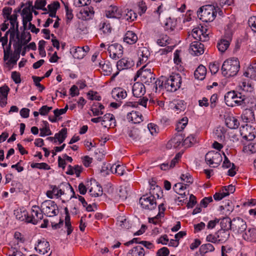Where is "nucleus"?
Instances as JSON below:
<instances>
[{
	"instance_id": "obj_16",
	"label": "nucleus",
	"mask_w": 256,
	"mask_h": 256,
	"mask_svg": "<svg viewBox=\"0 0 256 256\" xmlns=\"http://www.w3.org/2000/svg\"><path fill=\"white\" fill-rule=\"evenodd\" d=\"M242 108L255 109L256 108V98L252 96H244L242 103Z\"/></svg>"
},
{
	"instance_id": "obj_1",
	"label": "nucleus",
	"mask_w": 256,
	"mask_h": 256,
	"mask_svg": "<svg viewBox=\"0 0 256 256\" xmlns=\"http://www.w3.org/2000/svg\"><path fill=\"white\" fill-rule=\"evenodd\" d=\"M240 64L238 58H232L224 61L222 66V74L226 78L236 76L240 70Z\"/></svg>"
},
{
	"instance_id": "obj_11",
	"label": "nucleus",
	"mask_w": 256,
	"mask_h": 256,
	"mask_svg": "<svg viewBox=\"0 0 256 256\" xmlns=\"http://www.w3.org/2000/svg\"><path fill=\"white\" fill-rule=\"evenodd\" d=\"M208 30L203 26L200 28H195L192 30V36L196 40L206 42L209 40Z\"/></svg>"
},
{
	"instance_id": "obj_51",
	"label": "nucleus",
	"mask_w": 256,
	"mask_h": 256,
	"mask_svg": "<svg viewBox=\"0 0 256 256\" xmlns=\"http://www.w3.org/2000/svg\"><path fill=\"white\" fill-rule=\"evenodd\" d=\"M214 250V246L210 243L202 244L200 248V254H205L208 252H212Z\"/></svg>"
},
{
	"instance_id": "obj_20",
	"label": "nucleus",
	"mask_w": 256,
	"mask_h": 256,
	"mask_svg": "<svg viewBox=\"0 0 256 256\" xmlns=\"http://www.w3.org/2000/svg\"><path fill=\"white\" fill-rule=\"evenodd\" d=\"M102 126L106 128H114L116 126V120L112 114H106L102 116Z\"/></svg>"
},
{
	"instance_id": "obj_5",
	"label": "nucleus",
	"mask_w": 256,
	"mask_h": 256,
	"mask_svg": "<svg viewBox=\"0 0 256 256\" xmlns=\"http://www.w3.org/2000/svg\"><path fill=\"white\" fill-rule=\"evenodd\" d=\"M142 71H138L137 74L140 76V80L146 84L150 85L154 83L156 78L153 69L148 68V64L144 66L141 68Z\"/></svg>"
},
{
	"instance_id": "obj_27",
	"label": "nucleus",
	"mask_w": 256,
	"mask_h": 256,
	"mask_svg": "<svg viewBox=\"0 0 256 256\" xmlns=\"http://www.w3.org/2000/svg\"><path fill=\"white\" fill-rule=\"evenodd\" d=\"M188 186V184H184L181 182H178L175 184L173 187L174 191L181 196L182 198H185L186 194V186Z\"/></svg>"
},
{
	"instance_id": "obj_53",
	"label": "nucleus",
	"mask_w": 256,
	"mask_h": 256,
	"mask_svg": "<svg viewBox=\"0 0 256 256\" xmlns=\"http://www.w3.org/2000/svg\"><path fill=\"white\" fill-rule=\"evenodd\" d=\"M239 87L244 91L251 92L253 90L251 82L248 80H244L240 83Z\"/></svg>"
},
{
	"instance_id": "obj_23",
	"label": "nucleus",
	"mask_w": 256,
	"mask_h": 256,
	"mask_svg": "<svg viewBox=\"0 0 256 256\" xmlns=\"http://www.w3.org/2000/svg\"><path fill=\"white\" fill-rule=\"evenodd\" d=\"M126 118L130 122L134 124H139L142 121V116L138 112L132 111L127 114Z\"/></svg>"
},
{
	"instance_id": "obj_30",
	"label": "nucleus",
	"mask_w": 256,
	"mask_h": 256,
	"mask_svg": "<svg viewBox=\"0 0 256 256\" xmlns=\"http://www.w3.org/2000/svg\"><path fill=\"white\" fill-rule=\"evenodd\" d=\"M148 98L146 97H142L140 98L138 102H127L124 104V107L137 108L138 105H141L144 108L146 107Z\"/></svg>"
},
{
	"instance_id": "obj_60",
	"label": "nucleus",
	"mask_w": 256,
	"mask_h": 256,
	"mask_svg": "<svg viewBox=\"0 0 256 256\" xmlns=\"http://www.w3.org/2000/svg\"><path fill=\"white\" fill-rule=\"evenodd\" d=\"M32 78L36 86L39 88V92H42L45 89V87L40 83V82L44 78V77L32 76Z\"/></svg>"
},
{
	"instance_id": "obj_33",
	"label": "nucleus",
	"mask_w": 256,
	"mask_h": 256,
	"mask_svg": "<svg viewBox=\"0 0 256 256\" xmlns=\"http://www.w3.org/2000/svg\"><path fill=\"white\" fill-rule=\"evenodd\" d=\"M242 118L246 122H250L254 120V109L244 108Z\"/></svg>"
},
{
	"instance_id": "obj_8",
	"label": "nucleus",
	"mask_w": 256,
	"mask_h": 256,
	"mask_svg": "<svg viewBox=\"0 0 256 256\" xmlns=\"http://www.w3.org/2000/svg\"><path fill=\"white\" fill-rule=\"evenodd\" d=\"M43 214H44L41 211V206L40 207L36 205L33 206L32 208L30 215L28 214L27 222L34 224H37L43 218Z\"/></svg>"
},
{
	"instance_id": "obj_44",
	"label": "nucleus",
	"mask_w": 256,
	"mask_h": 256,
	"mask_svg": "<svg viewBox=\"0 0 256 256\" xmlns=\"http://www.w3.org/2000/svg\"><path fill=\"white\" fill-rule=\"evenodd\" d=\"M104 106L102 104L96 102L92 104L91 110L94 116L102 115L104 112L102 110L104 109Z\"/></svg>"
},
{
	"instance_id": "obj_39",
	"label": "nucleus",
	"mask_w": 256,
	"mask_h": 256,
	"mask_svg": "<svg viewBox=\"0 0 256 256\" xmlns=\"http://www.w3.org/2000/svg\"><path fill=\"white\" fill-rule=\"evenodd\" d=\"M184 138V136L182 134L177 133L171 138L169 141V143L174 148H177L183 143Z\"/></svg>"
},
{
	"instance_id": "obj_17",
	"label": "nucleus",
	"mask_w": 256,
	"mask_h": 256,
	"mask_svg": "<svg viewBox=\"0 0 256 256\" xmlns=\"http://www.w3.org/2000/svg\"><path fill=\"white\" fill-rule=\"evenodd\" d=\"M35 249L40 254H44L50 250V244L46 239L42 238L38 240V244L36 245Z\"/></svg>"
},
{
	"instance_id": "obj_26",
	"label": "nucleus",
	"mask_w": 256,
	"mask_h": 256,
	"mask_svg": "<svg viewBox=\"0 0 256 256\" xmlns=\"http://www.w3.org/2000/svg\"><path fill=\"white\" fill-rule=\"evenodd\" d=\"M98 66L102 68L104 76H108L111 74L112 68L110 62L108 60L103 59L98 62Z\"/></svg>"
},
{
	"instance_id": "obj_52",
	"label": "nucleus",
	"mask_w": 256,
	"mask_h": 256,
	"mask_svg": "<svg viewBox=\"0 0 256 256\" xmlns=\"http://www.w3.org/2000/svg\"><path fill=\"white\" fill-rule=\"evenodd\" d=\"M196 142V136L194 134H190L187 136L185 139L184 138L182 146L185 147H190Z\"/></svg>"
},
{
	"instance_id": "obj_63",
	"label": "nucleus",
	"mask_w": 256,
	"mask_h": 256,
	"mask_svg": "<svg viewBox=\"0 0 256 256\" xmlns=\"http://www.w3.org/2000/svg\"><path fill=\"white\" fill-rule=\"evenodd\" d=\"M244 96L242 93L235 91L234 100H236V102H235L234 106H242V102Z\"/></svg>"
},
{
	"instance_id": "obj_18",
	"label": "nucleus",
	"mask_w": 256,
	"mask_h": 256,
	"mask_svg": "<svg viewBox=\"0 0 256 256\" xmlns=\"http://www.w3.org/2000/svg\"><path fill=\"white\" fill-rule=\"evenodd\" d=\"M132 94L136 98H142L146 93V88L142 82H136L132 86Z\"/></svg>"
},
{
	"instance_id": "obj_12",
	"label": "nucleus",
	"mask_w": 256,
	"mask_h": 256,
	"mask_svg": "<svg viewBox=\"0 0 256 256\" xmlns=\"http://www.w3.org/2000/svg\"><path fill=\"white\" fill-rule=\"evenodd\" d=\"M232 230L238 234H242L246 230L247 224L241 218L236 217L232 219Z\"/></svg>"
},
{
	"instance_id": "obj_3",
	"label": "nucleus",
	"mask_w": 256,
	"mask_h": 256,
	"mask_svg": "<svg viewBox=\"0 0 256 256\" xmlns=\"http://www.w3.org/2000/svg\"><path fill=\"white\" fill-rule=\"evenodd\" d=\"M182 84L181 76L172 73L168 78L165 77L164 88L168 92H174L180 88Z\"/></svg>"
},
{
	"instance_id": "obj_22",
	"label": "nucleus",
	"mask_w": 256,
	"mask_h": 256,
	"mask_svg": "<svg viewBox=\"0 0 256 256\" xmlns=\"http://www.w3.org/2000/svg\"><path fill=\"white\" fill-rule=\"evenodd\" d=\"M224 160L222 164V168H228L229 170H228V175L230 176H234L236 174V166L235 164L234 163H231L230 160H228V158H227V156L224 154Z\"/></svg>"
},
{
	"instance_id": "obj_58",
	"label": "nucleus",
	"mask_w": 256,
	"mask_h": 256,
	"mask_svg": "<svg viewBox=\"0 0 256 256\" xmlns=\"http://www.w3.org/2000/svg\"><path fill=\"white\" fill-rule=\"evenodd\" d=\"M188 119L187 118H184L179 121L176 125V130L178 132L182 131L187 125Z\"/></svg>"
},
{
	"instance_id": "obj_21",
	"label": "nucleus",
	"mask_w": 256,
	"mask_h": 256,
	"mask_svg": "<svg viewBox=\"0 0 256 256\" xmlns=\"http://www.w3.org/2000/svg\"><path fill=\"white\" fill-rule=\"evenodd\" d=\"M9 87L4 84L0 87V106L4 107L7 104L8 96L10 92Z\"/></svg>"
},
{
	"instance_id": "obj_45",
	"label": "nucleus",
	"mask_w": 256,
	"mask_h": 256,
	"mask_svg": "<svg viewBox=\"0 0 256 256\" xmlns=\"http://www.w3.org/2000/svg\"><path fill=\"white\" fill-rule=\"evenodd\" d=\"M226 131L224 127L216 128L214 131L215 138L220 142H223L225 139Z\"/></svg>"
},
{
	"instance_id": "obj_37",
	"label": "nucleus",
	"mask_w": 256,
	"mask_h": 256,
	"mask_svg": "<svg viewBox=\"0 0 256 256\" xmlns=\"http://www.w3.org/2000/svg\"><path fill=\"white\" fill-rule=\"evenodd\" d=\"M231 41L230 38L228 39H221L217 44V48L222 53L224 52L228 48Z\"/></svg>"
},
{
	"instance_id": "obj_2",
	"label": "nucleus",
	"mask_w": 256,
	"mask_h": 256,
	"mask_svg": "<svg viewBox=\"0 0 256 256\" xmlns=\"http://www.w3.org/2000/svg\"><path fill=\"white\" fill-rule=\"evenodd\" d=\"M156 190L161 192L160 188L158 186L156 188H154L152 192H150V194H148L143 195L140 199V203L144 209L148 210H152L155 209L156 206V202L154 196V190Z\"/></svg>"
},
{
	"instance_id": "obj_42",
	"label": "nucleus",
	"mask_w": 256,
	"mask_h": 256,
	"mask_svg": "<svg viewBox=\"0 0 256 256\" xmlns=\"http://www.w3.org/2000/svg\"><path fill=\"white\" fill-rule=\"evenodd\" d=\"M177 25V20L174 18H169L166 19L164 24V28L168 32L173 31Z\"/></svg>"
},
{
	"instance_id": "obj_34",
	"label": "nucleus",
	"mask_w": 256,
	"mask_h": 256,
	"mask_svg": "<svg viewBox=\"0 0 256 256\" xmlns=\"http://www.w3.org/2000/svg\"><path fill=\"white\" fill-rule=\"evenodd\" d=\"M235 91L232 90L226 92L224 96V101L226 104L231 107L234 106L235 102L234 100Z\"/></svg>"
},
{
	"instance_id": "obj_57",
	"label": "nucleus",
	"mask_w": 256,
	"mask_h": 256,
	"mask_svg": "<svg viewBox=\"0 0 256 256\" xmlns=\"http://www.w3.org/2000/svg\"><path fill=\"white\" fill-rule=\"evenodd\" d=\"M14 214L17 219L22 221L26 220L27 222L28 212L26 210H18Z\"/></svg>"
},
{
	"instance_id": "obj_47",
	"label": "nucleus",
	"mask_w": 256,
	"mask_h": 256,
	"mask_svg": "<svg viewBox=\"0 0 256 256\" xmlns=\"http://www.w3.org/2000/svg\"><path fill=\"white\" fill-rule=\"evenodd\" d=\"M171 40L166 34H162L160 38L157 40L156 43L160 46H165L170 44Z\"/></svg>"
},
{
	"instance_id": "obj_38",
	"label": "nucleus",
	"mask_w": 256,
	"mask_h": 256,
	"mask_svg": "<svg viewBox=\"0 0 256 256\" xmlns=\"http://www.w3.org/2000/svg\"><path fill=\"white\" fill-rule=\"evenodd\" d=\"M116 224L121 229L128 230L131 228L129 221L124 216H119L118 217Z\"/></svg>"
},
{
	"instance_id": "obj_28",
	"label": "nucleus",
	"mask_w": 256,
	"mask_h": 256,
	"mask_svg": "<svg viewBox=\"0 0 256 256\" xmlns=\"http://www.w3.org/2000/svg\"><path fill=\"white\" fill-rule=\"evenodd\" d=\"M138 40L136 34L132 30L126 32L124 38V41L129 44L136 43Z\"/></svg>"
},
{
	"instance_id": "obj_9",
	"label": "nucleus",
	"mask_w": 256,
	"mask_h": 256,
	"mask_svg": "<svg viewBox=\"0 0 256 256\" xmlns=\"http://www.w3.org/2000/svg\"><path fill=\"white\" fill-rule=\"evenodd\" d=\"M240 134L243 138L248 140L251 141L256 138V132L254 128L251 126L246 124L240 127Z\"/></svg>"
},
{
	"instance_id": "obj_59",
	"label": "nucleus",
	"mask_w": 256,
	"mask_h": 256,
	"mask_svg": "<svg viewBox=\"0 0 256 256\" xmlns=\"http://www.w3.org/2000/svg\"><path fill=\"white\" fill-rule=\"evenodd\" d=\"M30 166L32 168H36L40 170H49L50 169V166L46 162H32L30 164Z\"/></svg>"
},
{
	"instance_id": "obj_54",
	"label": "nucleus",
	"mask_w": 256,
	"mask_h": 256,
	"mask_svg": "<svg viewBox=\"0 0 256 256\" xmlns=\"http://www.w3.org/2000/svg\"><path fill=\"white\" fill-rule=\"evenodd\" d=\"M12 10V8L10 7L6 6L3 8L2 15L5 20V22H8L12 17V14H11Z\"/></svg>"
},
{
	"instance_id": "obj_29",
	"label": "nucleus",
	"mask_w": 256,
	"mask_h": 256,
	"mask_svg": "<svg viewBox=\"0 0 256 256\" xmlns=\"http://www.w3.org/2000/svg\"><path fill=\"white\" fill-rule=\"evenodd\" d=\"M132 65V61L126 58H121L118 61L116 64L117 68L118 70L129 68Z\"/></svg>"
},
{
	"instance_id": "obj_35",
	"label": "nucleus",
	"mask_w": 256,
	"mask_h": 256,
	"mask_svg": "<svg viewBox=\"0 0 256 256\" xmlns=\"http://www.w3.org/2000/svg\"><path fill=\"white\" fill-rule=\"evenodd\" d=\"M244 76L251 79L256 78V62H252L250 65L246 70L244 72Z\"/></svg>"
},
{
	"instance_id": "obj_14",
	"label": "nucleus",
	"mask_w": 256,
	"mask_h": 256,
	"mask_svg": "<svg viewBox=\"0 0 256 256\" xmlns=\"http://www.w3.org/2000/svg\"><path fill=\"white\" fill-rule=\"evenodd\" d=\"M18 15L12 14V17L11 18L10 21V26L8 30L10 32V41L14 40L16 34H17V37L18 38Z\"/></svg>"
},
{
	"instance_id": "obj_43",
	"label": "nucleus",
	"mask_w": 256,
	"mask_h": 256,
	"mask_svg": "<svg viewBox=\"0 0 256 256\" xmlns=\"http://www.w3.org/2000/svg\"><path fill=\"white\" fill-rule=\"evenodd\" d=\"M89 192L92 196L98 197L102 194V188L100 184H96L90 189Z\"/></svg>"
},
{
	"instance_id": "obj_41",
	"label": "nucleus",
	"mask_w": 256,
	"mask_h": 256,
	"mask_svg": "<svg viewBox=\"0 0 256 256\" xmlns=\"http://www.w3.org/2000/svg\"><path fill=\"white\" fill-rule=\"evenodd\" d=\"M226 124L228 128L231 129L237 128L240 126L238 120L233 116L227 118L226 119Z\"/></svg>"
},
{
	"instance_id": "obj_61",
	"label": "nucleus",
	"mask_w": 256,
	"mask_h": 256,
	"mask_svg": "<svg viewBox=\"0 0 256 256\" xmlns=\"http://www.w3.org/2000/svg\"><path fill=\"white\" fill-rule=\"evenodd\" d=\"M100 30L104 34H108L111 32L112 28L110 23L106 22H101L100 24Z\"/></svg>"
},
{
	"instance_id": "obj_50",
	"label": "nucleus",
	"mask_w": 256,
	"mask_h": 256,
	"mask_svg": "<svg viewBox=\"0 0 256 256\" xmlns=\"http://www.w3.org/2000/svg\"><path fill=\"white\" fill-rule=\"evenodd\" d=\"M243 238L248 240L256 238V228H250L242 235Z\"/></svg>"
},
{
	"instance_id": "obj_25",
	"label": "nucleus",
	"mask_w": 256,
	"mask_h": 256,
	"mask_svg": "<svg viewBox=\"0 0 256 256\" xmlns=\"http://www.w3.org/2000/svg\"><path fill=\"white\" fill-rule=\"evenodd\" d=\"M145 250L141 246L138 245L133 246L128 250L126 256H144Z\"/></svg>"
},
{
	"instance_id": "obj_6",
	"label": "nucleus",
	"mask_w": 256,
	"mask_h": 256,
	"mask_svg": "<svg viewBox=\"0 0 256 256\" xmlns=\"http://www.w3.org/2000/svg\"><path fill=\"white\" fill-rule=\"evenodd\" d=\"M41 211L49 217L56 216L59 212L58 205L54 201L51 200H46L42 203Z\"/></svg>"
},
{
	"instance_id": "obj_64",
	"label": "nucleus",
	"mask_w": 256,
	"mask_h": 256,
	"mask_svg": "<svg viewBox=\"0 0 256 256\" xmlns=\"http://www.w3.org/2000/svg\"><path fill=\"white\" fill-rule=\"evenodd\" d=\"M46 4V2L45 0H36L35 2L34 8L37 10H42L44 11H46V8H44Z\"/></svg>"
},
{
	"instance_id": "obj_19",
	"label": "nucleus",
	"mask_w": 256,
	"mask_h": 256,
	"mask_svg": "<svg viewBox=\"0 0 256 256\" xmlns=\"http://www.w3.org/2000/svg\"><path fill=\"white\" fill-rule=\"evenodd\" d=\"M138 54L139 57L138 64H142L146 62L148 60V58L150 56V52L146 47L142 46L139 48Z\"/></svg>"
},
{
	"instance_id": "obj_48",
	"label": "nucleus",
	"mask_w": 256,
	"mask_h": 256,
	"mask_svg": "<svg viewBox=\"0 0 256 256\" xmlns=\"http://www.w3.org/2000/svg\"><path fill=\"white\" fill-rule=\"evenodd\" d=\"M125 170V167L123 165L113 164L110 168V171L118 176H122Z\"/></svg>"
},
{
	"instance_id": "obj_13",
	"label": "nucleus",
	"mask_w": 256,
	"mask_h": 256,
	"mask_svg": "<svg viewBox=\"0 0 256 256\" xmlns=\"http://www.w3.org/2000/svg\"><path fill=\"white\" fill-rule=\"evenodd\" d=\"M106 18L120 20L123 17L122 10L116 6L111 5L105 10Z\"/></svg>"
},
{
	"instance_id": "obj_49",
	"label": "nucleus",
	"mask_w": 256,
	"mask_h": 256,
	"mask_svg": "<svg viewBox=\"0 0 256 256\" xmlns=\"http://www.w3.org/2000/svg\"><path fill=\"white\" fill-rule=\"evenodd\" d=\"M67 136L66 128H62L58 133L55 134V138L56 140L58 141L60 144H62L64 142Z\"/></svg>"
},
{
	"instance_id": "obj_46",
	"label": "nucleus",
	"mask_w": 256,
	"mask_h": 256,
	"mask_svg": "<svg viewBox=\"0 0 256 256\" xmlns=\"http://www.w3.org/2000/svg\"><path fill=\"white\" fill-rule=\"evenodd\" d=\"M232 220H231L228 217L224 218L220 222L221 230H224L229 231L232 230Z\"/></svg>"
},
{
	"instance_id": "obj_40",
	"label": "nucleus",
	"mask_w": 256,
	"mask_h": 256,
	"mask_svg": "<svg viewBox=\"0 0 256 256\" xmlns=\"http://www.w3.org/2000/svg\"><path fill=\"white\" fill-rule=\"evenodd\" d=\"M218 241L219 242L223 243L226 242L230 236L229 231L224 230H220L216 233Z\"/></svg>"
},
{
	"instance_id": "obj_7",
	"label": "nucleus",
	"mask_w": 256,
	"mask_h": 256,
	"mask_svg": "<svg viewBox=\"0 0 256 256\" xmlns=\"http://www.w3.org/2000/svg\"><path fill=\"white\" fill-rule=\"evenodd\" d=\"M222 160L219 152L214 150L208 152L205 156V160L208 164L212 168L218 167Z\"/></svg>"
},
{
	"instance_id": "obj_36",
	"label": "nucleus",
	"mask_w": 256,
	"mask_h": 256,
	"mask_svg": "<svg viewBox=\"0 0 256 256\" xmlns=\"http://www.w3.org/2000/svg\"><path fill=\"white\" fill-rule=\"evenodd\" d=\"M80 13L82 15L83 19L88 20L92 18L94 15V11L92 6H89L80 10Z\"/></svg>"
},
{
	"instance_id": "obj_56",
	"label": "nucleus",
	"mask_w": 256,
	"mask_h": 256,
	"mask_svg": "<svg viewBox=\"0 0 256 256\" xmlns=\"http://www.w3.org/2000/svg\"><path fill=\"white\" fill-rule=\"evenodd\" d=\"M137 18L136 14L132 10H128L127 13H123L122 19H125L126 20L134 21Z\"/></svg>"
},
{
	"instance_id": "obj_31",
	"label": "nucleus",
	"mask_w": 256,
	"mask_h": 256,
	"mask_svg": "<svg viewBox=\"0 0 256 256\" xmlns=\"http://www.w3.org/2000/svg\"><path fill=\"white\" fill-rule=\"evenodd\" d=\"M70 53L74 58L82 59L86 54L84 47H73L70 50Z\"/></svg>"
},
{
	"instance_id": "obj_15",
	"label": "nucleus",
	"mask_w": 256,
	"mask_h": 256,
	"mask_svg": "<svg viewBox=\"0 0 256 256\" xmlns=\"http://www.w3.org/2000/svg\"><path fill=\"white\" fill-rule=\"evenodd\" d=\"M189 50L192 54L201 55L204 52V45L199 41L193 42L190 45Z\"/></svg>"
},
{
	"instance_id": "obj_4",
	"label": "nucleus",
	"mask_w": 256,
	"mask_h": 256,
	"mask_svg": "<svg viewBox=\"0 0 256 256\" xmlns=\"http://www.w3.org/2000/svg\"><path fill=\"white\" fill-rule=\"evenodd\" d=\"M216 12L215 8L212 5H206L200 8L198 11V16L204 22H210L214 20Z\"/></svg>"
},
{
	"instance_id": "obj_24",
	"label": "nucleus",
	"mask_w": 256,
	"mask_h": 256,
	"mask_svg": "<svg viewBox=\"0 0 256 256\" xmlns=\"http://www.w3.org/2000/svg\"><path fill=\"white\" fill-rule=\"evenodd\" d=\"M112 95L114 98L118 101L125 98L127 96V93L122 88H115L112 90Z\"/></svg>"
},
{
	"instance_id": "obj_62",
	"label": "nucleus",
	"mask_w": 256,
	"mask_h": 256,
	"mask_svg": "<svg viewBox=\"0 0 256 256\" xmlns=\"http://www.w3.org/2000/svg\"><path fill=\"white\" fill-rule=\"evenodd\" d=\"M186 108V104H184V102L182 100H179L177 102V103L175 104V106L174 108V112L178 114L182 111H184Z\"/></svg>"
},
{
	"instance_id": "obj_10",
	"label": "nucleus",
	"mask_w": 256,
	"mask_h": 256,
	"mask_svg": "<svg viewBox=\"0 0 256 256\" xmlns=\"http://www.w3.org/2000/svg\"><path fill=\"white\" fill-rule=\"evenodd\" d=\"M123 47L120 44L114 43L110 45L108 51L110 56L113 60H116L120 58L123 55Z\"/></svg>"
},
{
	"instance_id": "obj_55",
	"label": "nucleus",
	"mask_w": 256,
	"mask_h": 256,
	"mask_svg": "<svg viewBox=\"0 0 256 256\" xmlns=\"http://www.w3.org/2000/svg\"><path fill=\"white\" fill-rule=\"evenodd\" d=\"M128 135L133 140H136L140 137V130L137 128H132L128 132Z\"/></svg>"
},
{
	"instance_id": "obj_32",
	"label": "nucleus",
	"mask_w": 256,
	"mask_h": 256,
	"mask_svg": "<svg viewBox=\"0 0 256 256\" xmlns=\"http://www.w3.org/2000/svg\"><path fill=\"white\" fill-rule=\"evenodd\" d=\"M206 74V68L202 64H200L194 72V76L196 79L203 80Z\"/></svg>"
}]
</instances>
